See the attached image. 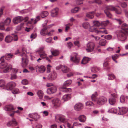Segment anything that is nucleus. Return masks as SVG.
<instances>
[{
    "mask_svg": "<svg viewBox=\"0 0 128 128\" xmlns=\"http://www.w3.org/2000/svg\"><path fill=\"white\" fill-rule=\"evenodd\" d=\"M115 20L119 24H122L121 27L122 30L117 32L118 38L121 41H124L126 40L127 36L128 35V25L126 23H124V22L120 19H116Z\"/></svg>",
    "mask_w": 128,
    "mask_h": 128,
    "instance_id": "nucleus-1",
    "label": "nucleus"
},
{
    "mask_svg": "<svg viewBox=\"0 0 128 128\" xmlns=\"http://www.w3.org/2000/svg\"><path fill=\"white\" fill-rule=\"evenodd\" d=\"M94 26L92 27L89 29L90 32H96V33L100 34V33L103 34H108V31L104 28H100L98 30H96L95 26L98 27L101 26V23H100L98 21H95L94 22Z\"/></svg>",
    "mask_w": 128,
    "mask_h": 128,
    "instance_id": "nucleus-2",
    "label": "nucleus"
},
{
    "mask_svg": "<svg viewBox=\"0 0 128 128\" xmlns=\"http://www.w3.org/2000/svg\"><path fill=\"white\" fill-rule=\"evenodd\" d=\"M106 10H104V12L106 14L107 16L109 18H112V15L108 10L114 11L116 14H121L122 12L121 8L119 7L116 8L112 6H107L106 7Z\"/></svg>",
    "mask_w": 128,
    "mask_h": 128,
    "instance_id": "nucleus-3",
    "label": "nucleus"
},
{
    "mask_svg": "<svg viewBox=\"0 0 128 128\" xmlns=\"http://www.w3.org/2000/svg\"><path fill=\"white\" fill-rule=\"evenodd\" d=\"M98 96L97 92H96L95 94L92 95L91 98L92 100L94 102H97L98 104H104L106 103L107 99L104 97H102L98 99H97L96 97Z\"/></svg>",
    "mask_w": 128,
    "mask_h": 128,
    "instance_id": "nucleus-4",
    "label": "nucleus"
},
{
    "mask_svg": "<svg viewBox=\"0 0 128 128\" xmlns=\"http://www.w3.org/2000/svg\"><path fill=\"white\" fill-rule=\"evenodd\" d=\"M4 57H2L0 59V61L2 62V63L0 64V68H6L4 70V73H7L10 70H11L12 68L11 65L8 66V64L6 63H4V60L3 59Z\"/></svg>",
    "mask_w": 128,
    "mask_h": 128,
    "instance_id": "nucleus-5",
    "label": "nucleus"
},
{
    "mask_svg": "<svg viewBox=\"0 0 128 128\" xmlns=\"http://www.w3.org/2000/svg\"><path fill=\"white\" fill-rule=\"evenodd\" d=\"M39 53L40 57L42 58H46V60L50 62L51 61L50 58L47 57V54L45 52L44 50V48H40L38 51Z\"/></svg>",
    "mask_w": 128,
    "mask_h": 128,
    "instance_id": "nucleus-6",
    "label": "nucleus"
},
{
    "mask_svg": "<svg viewBox=\"0 0 128 128\" xmlns=\"http://www.w3.org/2000/svg\"><path fill=\"white\" fill-rule=\"evenodd\" d=\"M54 26V24L50 25L47 28L43 29L41 31L40 33L41 35L42 36H45L48 35V36H51L53 34V33L54 32V30H52L48 34L46 33L47 30L50 28L51 27Z\"/></svg>",
    "mask_w": 128,
    "mask_h": 128,
    "instance_id": "nucleus-7",
    "label": "nucleus"
},
{
    "mask_svg": "<svg viewBox=\"0 0 128 128\" xmlns=\"http://www.w3.org/2000/svg\"><path fill=\"white\" fill-rule=\"evenodd\" d=\"M86 51L88 52L93 51L95 46V44L92 42H90L87 44Z\"/></svg>",
    "mask_w": 128,
    "mask_h": 128,
    "instance_id": "nucleus-8",
    "label": "nucleus"
},
{
    "mask_svg": "<svg viewBox=\"0 0 128 128\" xmlns=\"http://www.w3.org/2000/svg\"><path fill=\"white\" fill-rule=\"evenodd\" d=\"M22 66L23 68H25L27 66L28 63V60L27 56L26 54H22Z\"/></svg>",
    "mask_w": 128,
    "mask_h": 128,
    "instance_id": "nucleus-9",
    "label": "nucleus"
},
{
    "mask_svg": "<svg viewBox=\"0 0 128 128\" xmlns=\"http://www.w3.org/2000/svg\"><path fill=\"white\" fill-rule=\"evenodd\" d=\"M71 61L76 64H78L80 62V58L77 54H75L74 56L71 57Z\"/></svg>",
    "mask_w": 128,
    "mask_h": 128,
    "instance_id": "nucleus-10",
    "label": "nucleus"
},
{
    "mask_svg": "<svg viewBox=\"0 0 128 128\" xmlns=\"http://www.w3.org/2000/svg\"><path fill=\"white\" fill-rule=\"evenodd\" d=\"M16 86V83L14 82H10L6 86H4V89L8 90H11Z\"/></svg>",
    "mask_w": 128,
    "mask_h": 128,
    "instance_id": "nucleus-11",
    "label": "nucleus"
},
{
    "mask_svg": "<svg viewBox=\"0 0 128 128\" xmlns=\"http://www.w3.org/2000/svg\"><path fill=\"white\" fill-rule=\"evenodd\" d=\"M62 69V72L64 73L68 72L70 71V69L67 66H60L56 67V70Z\"/></svg>",
    "mask_w": 128,
    "mask_h": 128,
    "instance_id": "nucleus-12",
    "label": "nucleus"
},
{
    "mask_svg": "<svg viewBox=\"0 0 128 128\" xmlns=\"http://www.w3.org/2000/svg\"><path fill=\"white\" fill-rule=\"evenodd\" d=\"M56 119L59 120L60 122L64 123L66 122L64 116L62 115H56Z\"/></svg>",
    "mask_w": 128,
    "mask_h": 128,
    "instance_id": "nucleus-13",
    "label": "nucleus"
},
{
    "mask_svg": "<svg viewBox=\"0 0 128 128\" xmlns=\"http://www.w3.org/2000/svg\"><path fill=\"white\" fill-rule=\"evenodd\" d=\"M24 20V18L22 17L18 16L14 18L13 20L14 23L17 24L20 22Z\"/></svg>",
    "mask_w": 128,
    "mask_h": 128,
    "instance_id": "nucleus-14",
    "label": "nucleus"
},
{
    "mask_svg": "<svg viewBox=\"0 0 128 128\" xmlns=\"http://www.w3.org/2000/svg\"><path fill=\"white\" fill-rule=\"evenodd\" d=\"M56 92V88L55 87H52L50 88H48L47 91L48 94H51L55 93Z\"/></svg>",
    "mask_w": 128,
    "mask_h": 128,
    "instance_id": "nucleus-15",
    "label": "nucleus"
},
{
    "mask_svg": "<svg viewBox=\"0 0 128 128\" xmlns=\"http://www.w3.org/2000/svg\"><path fill=\"white\" fill-rule=\"evenodd\" d=\"M36 70H38L39 72L41 73L44 72L46 70V68L43 66H37L36 67Z\"/></svg>",
    "mask_w": 128,
    "mask_h": 128,
    "instance_id": "nucleus-16",
    "label": "nucleus"
},
{
    "mask_svg": "<svg viewBox=\"0 0 128 128\" xmlns=\"http://www.w3.org/2000/svg\"><path fill=\"white\" fill-rule=\"evenodd\" d=\"M17 125V123L16 120L14 118H13L12 121L9 122L7 124V126H15Z\"/></svg>",
    "mask_w": 128,
    "mask_h": 128,
    "instance_id": "nucleus-17",
    "label": "nucleus"
},
{
    "mask_svg": "<svg viewBox=\"0 0 128 128\" xmlns=\"http://www.w3.org/2000/svg\"><path fill=\"white\" fill-rule=\"evenodd\" d=\"M4 109L6 111H10L14 110L15 108L10 104H8L6 105L4 108Z\"/></svg>",
    "mask_w": 128,
    "mask_h": 128,
    "instance_id": "nucleus-18",
    "label": "nucleus"
},
{
    "mask_svg": "<svg viewBox=\"0 0 128 128\" xmlns=\"http://www.w3.org/2000/svg\"><path fill=\"white\" fill-rule=\"evenodd\" d=\"M119 111L122 114L126 113L128 111V108L126 107H123L121 108L118 107Z\"/></svg>",
    "mask_w": 128,
    "mask_h": 128,
    "instance_id": "nucleus-19",
    "label": "nucleus"
},
{
    "mask_svg": "<svg viewBox=\"0 0 128 128\" xmlns=\"http://www.w3.org/2000/svg\"><path fill=\"white\" fill-rule=\"evenodd\" d=\"M40 16H38L36 19L34 20L33 19H31V21H29L28 22V23L30 24H36L37 22L40 20Z\"/></svg>",
    "mask_w": 128,
    "mask_h": 128,
    "instance_id": "nucleus-20",
    "label": "nucleus"
},
{
    "mask_svg": "<svg viewBox=\"0 0 128 128\" xmlns=\"http://www.w3.org/2000/svg\"><path fill=\"white\" fill-rule=\"evenodd\" d=\"M74 108L76 110H80L83 108V104H76L74 106Z\"/></svg>",
    "mask_w": 128,
    "mask_h": 128,
    "instance_id": "nucleus-21",
    "label": "nucleus"
},
{
    "mask_svg": "<svg viewBox=\"0 0 128 128\" xmlns=\"http://www.w3.org/2000/svg\"><path fill=\"white\" fill-rule=\"evenodd\" d=\"M120 54H116L112 56V58L113 60L116 63H118V62L116 60L119 57L121 56Z\"/></svg>",
    "mask_w": 128,
    "mask_h": 128,
    "instance_id": "nucleus-22",
    "label": "nucleus"
},
{
    "mask_svg": "<svg viewBox=\"0 0 128 128\" xmlns=\"http://www.w3.org/2000/svg\"><path fill=\"white\" fill-rule=\"evenodd\" d=\"M79 120L80 121L82 122H84L86 120V116L83 115L80 116L79 117Z\"/></svg>",
    "mask_w": 128,
    "mask_h": 128,
    "instance_id": "nucleus-23",
    "label": "nucleus"
},
{
    "mask_svg": "<svg viewBox=\"0 0 128 128\" xmlns=\"http://www.w3.org/2000/svg\"><path fill=\"white\" fill-rule=\"evenodd\" d=\"M56 78V72L54 71L52 72L51 74L49 75V78L50 80H53L55 79Z\"/></svg>",
    "mask_w": 128,
    "mask_h": 128,
    "instance_id": "nucleus-24",
    "label": "nucleus"
},
{
    "mask_svg": "<svg viewBox=\"0 0 128 128\" xmlns=\"http://www.w3.org/2000/svg\"><path fill=\"white\" fill-rule=\"evenodd\" d=\"M13 40V37L10 36H8L6 37L5 38V41L7 43H10Z\"/></svg>",
    "mask_w": 128,
    "mask_h": 128,
    "instance_id": "nucleus-25",
    "label": "nucleus"
},
{
    "mask_svg": "<svg viewBox=\"0 0 128 128\" xmlns=\"http://www.w3.org/2000/svg\"><path fill=\"white\" fill-rule=\"evenodd\" d=\"M60 90L65 92H72V90L70 88H67L64 87L61 88Z\"/></svg>",
    "mask_w": 128,
    "mask_h": 128,
    "instance_id": "nucleus-26",
    "label": "nucleus"
},
{
    "mask_svg": "<svg viewBox=\"0 0 128 128\" xmlns=\"http://www.w3.org/2000/svg\"><path fill=\"white\" fill-rule=\"evenodd\" d=\"M94 12L88 13L86 14V16L90 19H92L94 18Z\"/></svg>",
    "mask_w": 128,
    "mask_h": 128,
    "instance_id": "nucleus-27",
    "label": "nucleus"
},
{
    "mask_svg": "<svg viewBox=\"0 0 128 128\" xmlns=\"http://www.w3.org/2000/svg\"><path fill=\"white\" fill-rule=\"evenodd\" d=\"M90 59L87 57H85L83 59L82 62V64H86L88 63L90 60Z\"/></svg>",
    "mask_w": 128,
    "mask_h": 128,
    "instance_id": "nucleus-28",
    "label": "nucleus"
},
{
    "mask_svg": "<svg viewBox=\"0 0 128 128\" xmlns=\"http://www.w3.org/2000/svg\"><path fill=\"white\" fill-rule=\"evenodd\" d=\"M71 98L70 94H68L64 95L63 98V99L64 101H66L70 100Z\"/></svg>",
    "mask_w": 128,
    "mask_h": 128,
    "instance_id": "nucleus-29",
    "label": "nucleus"
},
{
    "mask_svg": "<svg viewBox=\"0 0 128 128\" xmlns=\"http://www.w3.org/2000/svg\"><path fill=\"white\" fill-rule=\"evenodd\" d=\"M106 42V40L102 39L99 42V44L102 46H105Z\"/></svg>",
    "mask_w": 128,
    "mask_h": 128,
    "instance_id": "nucleus-30",
    "label": "nucleus"
},
{
    "mask_svg": "<svg viewBox=\"0 0 128 128\" xmlns=\"http://www.w3.org/2000/svg\"><path fill=\"white\" fill-rule=\"evenodd\" d=\"M48 14V13L47 11H44L42 12L40 14V16L42 18L47 16Z\"/></svg>",
    "mask_w": 128,
    "mask_h": 128,
    "instance_id": "nucleus-31",
    "label": "nucleus"
},
{
    "mask_svg": "<svg viewBox=\"0 0 128 128\" xmlns=\"http://www.w3.org/2000/svg\"><path fill=\"white\" fill-rule=\"evenodd\" d=\"M12 56L13 55L11 54H7L5 55L4 58L6 60H8L10 59Z\"/></svg>",
    "mask_w": 128,
    "mask_h": 128,
    "instance_id": "nucleus-32",
    "label": "nucleus"
},
{
    "mask_svg": "<svg viewBox=\"0 0 128 128\" xmlns=\"http://www.w3.org/2000/svg\"><path fill=\"white\" fill-rule=\"evenodd\" d=\"M72 81L71 80H68L66 81L64 84V86H67L70 85L72 83Z\"/></svg>",
    "mask_w": 128,
    "mask_h": 128,
    "instance_id": "nucleus-33",
    "label": "nucleus"
},
{
    "mask_svg": "<svg viewBox=\"0 0 128 128\" xmlns=\"http://www.w3.org/2000/svg\"><path fill=\"white\" fill-rule=\"evenodd\" d=\"M80 9L79 7H76L72 10L71 12L72 13H76L78 12Z\"/></svg>",
    "mask_w": 128,
    "mask_h": 128,
    "instance_id": "nucleus-34",
    "label": "nucleus"
},
{
    "mask_svg": "<svg viewBox=\"0 0 128 128\" xmlns=\"http://www.w3.org/2000/svg\"><path fill=\"white\" fill-rule=\"evenodd\" d=\"M34 114V118L35 120L36 121L38 119H40V115L36 113H33Z\"/></svg>",
    "mask_w": 128,
    "mask_h": 128,
    "instance_id": "nucleus-35",
    "label": "nucleus"
},
{
    "mask_svg": "<svg viewBox=\"0 0 128 128\" xmlns=\"http://www.w3.org/2000/svg\"><path fill=\"white\" fill-rule=\"evenodd\" d=\"M82 26L85 29H86L89 28L90 26V24L88 22H84L82 24Z\"/></svg>",
    "mask_w": 128,
    "mask_h": 128,
    "instance_id": "nucleus-36",
    "label": "nucleus"
},
{
    "mask_svg": "<svg viewBox=\"0 0 128 128\" xmlns=\"http://www.w3.org/2000/svg\"><path fill=\"white\" fill-rule=\"evenodd\" d=\"M108 80H112L114 79L115 78V76L113 74H109L108 75Z\"/></svg>",
    "mask_w": 128,
    "mask_h": 128,
    "instance_id": "nucleus-37",
    "label": "nucleus"
},
{
    "mask_svg": "<svg viewBox=\"0 0 128 128\" xmlns=\"http://www.w3.org/2000/svg\"><path fill=\"white\" fill-rule=\"evenodd\" d=\"M37 94L40 99L42 98L44 95V94L42 91L41 90L39 91L37 93Z\"/></svg>",
    "mask_w": 128,
    "mask_h": 128,
    "instance_id": "nucleus-38",
    "label": "nucleus"
},
{
    "mask_svg": "<svg viewBox=\"0 0 128 128\" xmlns=\"http://www.w3.org/2000/svg\"><path fill=\"white\" fill-rule=\"evenodd\" d=\"M109 23V22L108 20L106 21H104L101 22V26H106Z\"/></svg>",
    "mask_w": 128,
    "mask_h": 128,
    "instance_id": "nucleus-39",
    "label": "nucleus"
},
{
    "mask_svg": "<svg viewBox=\"0 0 128 128\" xmlns=\"http://www.w3.org/2000/svg\"><path fill=\"white\" fill-rule=\"evenodd\" d=\"M5 85V82L2 80H0V87L4 89V88Z\"/></svg>",
    "mask_w": 128,
    "mask_h": 128,
    "instance_id": "nucleus-40",
    "label": "nucleus"
},
{
    "mask_svg": "<svg viewBox=\"0 0 128 128\" xmlns=\"http://www.w3.org/2000/svg\"><path fill=\"white\" fill-rule=\"evenodd\" d=\"M109 102L110 104H114L116 103V100L115 98H111L109 99Z\"/></svg>",
    "mask_w": 128,
    "mask_h": 128,
    "instance_id": "nucleus-41",
    "label": "nucleus"
},
{
    "mask_svg": "<svg viewBox=\"0 0 128 128\" xmlns=\"http://www.w3.org/2000/svg\"><path fill=\"white\" fill-rule=\"evenodd\" d=\"M100 70V68L97 67H94L92 68L91 70L92 72L96 73L98 72Z\"/></svg>",
    "mask_w": 128,
    "mask_h": 128,
    "instance_id": "nucleus-42",
    "label": "nucleus"
},
{
    "mask_svg": "<svg viewBox=\"0 0 128 128\" xmlns=\"http://www.w3.org/2000/svg\"><path fill=\"white\" fill-rule=\"evenodd\" d=\"M51 52L52 53V55L50 56H49L50 58L51 59L53 56H56V50L54 51L52 49L51 50Z\"/></svg>",
    "mask_w": 128,
    "mask_h": 128,
    "instance_id": "nucleus-43",
    "label": "nucleus"
},
{
    "mask_svg": "<svg viewBox=\"0 0 128 128\" xmlns=\"http://www.w3.org/2000/svg\"><path fill=\"white\" fill-rule=\"evenodd\" d=\"M51 15L53 17H55L56 16V8L52 10L51 12Z\"/></svg>",
    "mask_w": 128,
    "mask_h": 128,
    "instance_id": "nucleus-44",
    "label": "nucleus"
},
{
    "mask_svg": "<svg viewBox=\"0 0 128 128\" xmlns=\"http://www.w3.org/2000/svg\"><path fill=\"white\" fill-rule=\"evenodd\" d=\"M11 22V20L10 18H8L5 20L4 22L5 25H8Z\"/></svg>",
    "mask_w": 128,
    "mask_h": 128,
    "instance_id": "nucleus-45",
    "label": "nucleus"
},
{
    "mask_svg": "<svg viewBox=\"0 0 128 128\" xmlns=\"http://www.w3.org/2000/svg\"><path fill=\"white\" fill-rule=\"evenodd\" d=\"M12 92L14 94H17L20 93L19 89L18 88H15L12 91Z\"/></svg>",
    "mask_w": 128,
    "mask_h": 128,
    "instance_id": "nucleus-46",
    "label": "nucleus"
},
{
    "mask_svg": "<svg viewBox=\"0 0 128 128\" xmlns=\"http://www.w3.org/2000/svg\"><path fill=\"white\" fill-rule=\"evenodd\" d=\"M5 25L4 22L0 23V30H4V26Z\"/></svg>",
    "mask_w": 128,
    "mask_h": 128,
    "instance_id": "nucleus-47",
    "label": "nucleus"
},
{
    "mask_svg": "<svg viewBox=\"0 0 128 128\" xmlns=\"http://www.w3.org/2000/svg\"><path fill=\"white\" fill-rule=\"evenodd\" d=\"M108 112L112 113H116V110L115 109H111L108 111Z\"/></svg>",
    "mask_w": 128,
    "mask_h": 128,
    "instance_id": "nucleus-48",
    "label": "nucleus"
},
{
    "mask_svg": "<svg viewBox=\"0 0 128 128\" xmlns=\"http://www.w3.org/2000/svg\"><path fill=\"white\" fill-rule=\"evenodd\" d=\"M84 0H76V4L77 5H79L83 4V1Z\"/></svg>",
    "mask_w": 128,
    "mask_h": 128,
    "instance_id": "nucleus-49",
    "label": "nucleus"
},
{
    "mask_svg": "<svg viewBox=\"0 0 128 128\" xmlns=\"http://www.w3.org/2000/svg\"><path fill=\"white\" fill-rule=\"evenodd\" d=\"M125 99L124 97L123 96H122L120 97V100L122 103H124L125 101Z\"/></svg>",
    "mask_w": 128,
    "mask_h": 128,
    "instance_id": "nucleus-50",
    "label": "nucleus"
},
{
    "mask_svg": "<svg viewBox=\"0 0 128 128\" xmlns=\"http://www.w3.org/2000/svg\"><path fill=\"white\" fill-rule=\"evenodd\" d=\"M92 3H95L98 4H101L102 3V1L100 0H95L92 2Z\"/></svg>",
    "mask_w": 128,
    "mask_h": 128,
    "instance_id": "nucleus-51",
    "label": "nucleus"
},
{
    "mask_svg": "<svg viewBox=\"0 0 128 128\" xmlns=\"http://www.w3.org/2000/svg\"><path fill=\"white\" fill-rule=\"evenodd\" d=\"M74 44L76 46L79 48L80 46V42L78 41H76L74 42Z\"/></svg>",
    "mask_w": 128,
    "mask_h": 128,
    "instance_id": "nucleus-52",
    "label": "nucleus"
},
{
    "mask_svg": "<svg viewBox=\"0 0 128 128\" xmlns=\"http://www.w3.org/2000/svg\"><path fill=\"white\" fill-rule=\"evenodd\" d=\"M22 83L24 85H26L28 84V82L27 80H22Z\"/></svg>",
    "mask_w": 128,
    "mask_h": 128,
    "instance_id": "nucleus-53",
    "label": "nucleus"
},
{
    "mask_svg": "<svg viewBox=\"0 0 128 128\" xmlns=\"http://www.w3.org/2000/svg\"><path fill=\"white\" fill-rule=\"evenodd\" d=\"M4 38V34L0 33V42L2 41L3 40Z\"/></svg>",
    "mask_w": 128,
    "mask_h": 128,
    "instance_id": "nucleus-54",
    "label": "nucleus"
},
{
    "mask_svg": "<svg viewBox=\"0 0 128 128\" xmlns=\"http://www.w3.org/2000/svg\"><path fill=\"white\" fill-rule=\"evenodd\" d=\"M17 76L16 74H11V79L12 80L15 79L16 78Z\"/></svg>",
    "mask_w": 128,
    "mask_h": 128,
    "instance_id": "nucleus-55",
    "label": "nucleus"
},
{
    "mask_svg": "<svg viewBox=\"0 0 128 128\" xmlns=\"http://www.w3.org/2000/svg\"><path fill=\"white\" fill-rule=\"evenodd\" d=\"M51 67V66L50 65L47 66V73H49L50 72V68Z\"/></svg>",
    "mask_w": 128,
    "mask_h": 128,
    "instance_id": "nucleus-56",
    "label": "nucleus"
},
{
    "mask_svg": "<svg viewBox=\"0 0 128 128\" xmlns=\"http://www.w3.org/2000/svg\"><path fill=\"white\" fill-rule=\"evenodd\" d=\"M36 33H34L32 34L30 36V38H35L36 37Z\"/></svg>",
    "mask_w": 128,
    "mask_h": 128,
    "instance_id": "nucleus-57",
    "label": "nucleus"
},
{
    "mask_svg": "<svg viewBox=\"0 0 128 128\" xmlns=\"http://www.w3.org/2000/svg\"><path fill=\"white\" fill-rule=\"evenodd\" d=\"M105 38L106 39L108 40H110L112 38V36H111L109 35L105 37Z\"/></svg>",
    "mask_w": 128,
    "mask_h": 128,
    "instance_id": "nucleus-58",
    "label": "nucleus"
},
{
    "mask_svg": "<svg viewBox=\"0 0 128 128\" xmlns=\"http://www.w3.org/2000/svg\"><path fill=\"white\" fill-rule=\"evenodd\" d=\"M13 37L14 38V40L15 41H17L18 40V37L17 35L14 34H13Z\"/></svg>",
    "mask_w": 128,
    "mask_h": 128,
    "instance_id": "nucleus-59",
    "label": "nucleus"
},
{
    "mask_svg": "<svg viewBox=\"0 0 128 128\" xmlns=\"http://www.w3.org/2000/svg\"><path fill=\"white\" fill-rule=\"evenodd\" d=\"M52 40V38H47L46 41L47 42L50 43L51 42Z\"/></svg>",
    "mask_w": 128,
    "mask_h": 128,
    "instance_id": "nucleus-60",
    "label": "nucleus"
},
{
    "mask_svg": "<svg viewBox=\"0 0 128 128\" xmlns=\"http://www.w3.org/2000/svg\"><path fill=\"white\" fill-rule=\"evenodd\" d=\"M68 47L69 48H70L73 46V44H72L71 42L68 43Z\"/></svg>",
    "mask_w": 128,
    "mask_h": 128,
    "instance_id": "nucleus-61",
    "label": "nucleus"
},
{
    "mask_svg": "<svg viewBox=\"0 0 128 128\" xmlns=\"http://www.w3.org/2000/svg\"><path fill=\"white\" fill-rule=\"evenodd\" d=\"M4 10V8H2L0 10V18L2 16L3 14Z\"/></svg>",
    "mask_w": 128,
    "mask_h": 128,
    "instance_id": "nucleus-62",
    "label": "nucleus"
},
{
    "mask_svg": "<svg viewBox=\"0 0 128 128\" xmlns=\"http://www.w3.org/2000/svg\"><path fill=\"white\" fill-rule=\"evenodd\" d=\"M92 37L93 38H94L97 41L99 40L100 38L98 36H94L93 35H92Z\"/></svg>",
    "mask_w": 128,
    "mask_h": 128,
    "instance_id": "nucleus-63",
    "label": "nucleus"
},
{
    "mask_svg": "<svg viewBox=\"0 0 128 128\" xmlns=\"http://www.w3.org/2000/svg\"><path fill=\"white\" fill-rule=\"evenodd\" d=\"M121 6L122 7L124 8L127 6V4L126 3L123 2L121 4Z\"/></svg>",
    "mask_w": 128,
    "mask_h": 128,
    "instance_id": "nucleus-64",
    "label": "nucleus"
}]
</instances>
